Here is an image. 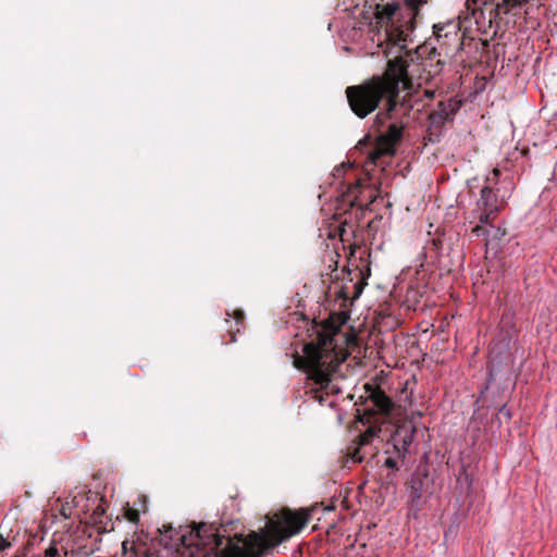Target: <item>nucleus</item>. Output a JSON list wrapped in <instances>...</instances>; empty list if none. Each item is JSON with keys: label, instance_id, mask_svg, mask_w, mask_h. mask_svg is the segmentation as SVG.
I'll use <instances>...</instances> for the list:
<instances>
[{"label": "nucleus", "instance_id": "nucleus-1", "mask_svg": "<svg viewBox=\"0 0 557 557\" xmlns=\"http://www.w3.org/2000/svg\"><path fill=\"white\" fill-rule=\"evenodd\" d=\"M307 523V517L300 512L286 510L281 515L269 518L264 528L259 532L251 531L248 535L236 534L228 539L225 546L224 536L220 535L212 525L200 523L190 532V542L182 535L184 545L209 546L216 557H259L267 549L280 545L283 541L301 531Z\"/></svg>", "mask_w": 557, "mask_h": 557}, {"label": "nucleus", "instance_id": "nucleus-2", "mask_svg": "<svg viewBox=\"0 0 557 557\" xmlns=\"http://www.w3.org/2000/svg\"><path fill=\"white\" fill-rule=\"evenodd\" d=\"M334 336L330 330L318 331L317 337L304 346L302 355L294 357L295 367L307 374L312 389H323L327 394L341 392L337 384L342 377L339 368L347 358V352L335 344Z\"/></svg>", "mask_w": 557, "mask_h": 557}, {"label": "nucleus", "instance_id": "nucleus-3", "mask_svg": "<svg viewBox=\"0 0 557 557\" xmlns=\"http://www.w3.org/2000/svg\"><path fill=\"white\" fill-rule=\"evenodd\" d=\"M393 69L394 65H387L382 75H374L359 85L346 88L349 107L358 117L364 119L375 111L383 99L386 100V108L376 114V121L398 114V110L400 113L411 111L412 104L405 97L400 98L397 81L391 78L395 71Z\"/></svg>", "mask_w": 557, "mask_h": 557}, {"label": "nucleus", "instance_id": "nucleus-4", "mask_svg": "<svg viewBox=\"0 0 557 557\" xmlns=\"http://www.w3.org/2000/svg\"><path fill=\"white\" fill-rule=\"evenodd\" d=\"M387 65H394V75L392 79L397 81V89L400 85L406 95L404 96L411 104V98L422 88L423 95L428 99H432L435 95L436 87L441 82L440 75L443 71L444 62L441 60L416 59L409 51L404 54H396L389 59Z\"/></svg>", "mask_w": 557, "mask_h": 557}, {"label": "nucleus", "instance_id": "nucleus-5", "mask_svg": "<svg viewBox=\"0 0 557 557\" xmlns=\"http://www.w3.org/2000/svg\"><path fill=\"white\" fill-rule=\"evenodd\" d=\"M515 189L513 181L510 175L504 174L495 168L490 171L484 180V185L478 200L479 224L472 228V233L478 237H487L492 222L496 215L505 208L508 199Z\"/></svg>", "mask_w": 557, "mask_h": 557}, {"label": "nucleus", "instance_id": "nucleus-6", "mask_svg": "<svg viewBox=\"0 0 557 557\" xmlns=\"http://www.w3.org/2000/svg\"><path fill=\"white\" fill-rule=\"evenodd\" d=\"M406 114L407 113H400L398 110V114L383 117L381 121H374V124L377 127L383 126L387 121H389V123L385 131L380 132L375 148L369 153V159L372 163H376L381 156H393L395 153V145L403 136L404 125L401 123V117Z\"/></svg>", "mask_w": 557, "mask_h": 557}, {"label": "nucleus", "instance_id": "nucleus-7", "mask_svg": "<svg viewBox=\"0 0 557 557\" xmlns=\"http://www.w3.org/2000/svg\"><path fill=\"white\" fill-rule=\"evenodd\" d=\"M414 434L416 428L411 424H404L395 430L391 437L393 449L385 450V454L387 455L384 460L385 467L392 470H398L399 463H404L406 456L410 451Z\"/></svg>", "mask_w": 557, "mask_h": 557}, {"label": "nucleus", "instance_id": "nucleus-8", "mask_svg": "<svg viewBox=\"0 0 557 557\" xmlns=\"http://www.w3.org/2000/svg\"><path fill=\"white\" fill-rule=\"evenodd\" d=\"M398 10L399 5L397 3H387L383 7L377 5L375 17L379 24L386 25V38L388 42L393 44L394 48L403 50L406 47L408 34L393 22Z\"/></svg>", "mask_w": 557, "mask_h": 557}, {"label": "nucleus", "instance_id": "nucleus-9", "mask_svg": "<svg viewBox=\"0 0 557 557\" xmlns=\"http://www.w3.org/2000/svg\"><path fill=\"white\" fill-rule=\"evenodd\" d=\"M460 109V102L454 98L438 102L437 107L429 114V129L431 135H438L442 127L454 120Z\"/></svg>", "mask_w": 557, "mask_h": 557}, {"label": "nucleus", "instance_id": "nucleus-10", "mask_svg": "<svg viewBox=\"0 0 557 557\" xmlns=\"http://www.w3.org/2000/svg\"><path fill=\"white\" fill-rule=\"evenodd\" d=\"M433 32L437 40L443 39V44L447 45L458 39L459 22L448 20L446 22L436 23L433 25Z\"/></svg>", "mask_w": 557, "mask_h": 557}, {"label": "nucleus", "instance_id": "nucleus-11", "mask_svg": "<svg viewBox=\"0 0 557 557\" xmlns=\"http://www.w3.org/2000/svg\"><path fill=\"white\" fill-rule=\"evenodd\" d=\"M368 399L371 400L373 407L377 412L388 416L394 409L392 399L380 388L370 387L367 385Z\"/></svg>", "mask_w": 557, "mask_h": 557}, {"label": "nucleus", "instance_id": "nucleus-12", "mask_svg": "<svg viewBox=\"0 0 557 557\" xmlns=\"http://www.w3.org/2000/svg\"><path fill=\"white\" fill-rule=\"evenodd\" d=\"M364 190L362 189L361 180H356L354 183H348L346 191L343 193V202L348 203L350 207H363Z\"/></svg>", "mask_w": 557, "mask_h": 557}, {"label": "nucleus", "instance_id": "nucleus-13", "mask_svg": "<svg viewBox=\"0 0 557 557\" xmlns=\"http://www.w3.org/2000/svg\"><path fill=\"white\" fill-rule=\"evenodd\" d=\"M92 498V503L95 504L97 500L100 503L103 502V498H98L96 494H92L90 491L88 493H85L84 491H77L71 498L72 507L77 511L82 513H87L91 507H90V500Z\"/></svg>", "mask_w": 557, "mask_h": 557}, {"label": "nucleus", "instance_id": "nucleus-14", "mask_svg": "<svg viewBox=\"0 0 557 557\" xmlns=\"http://www.w3.org/2000/svg\"><path fill=\"white\" fill-rule=\"evenodd\" d=\"M428 0H404L408 20L406 21V30L412 27L413 20L419 13V8L426 3Z\"/></svg>", "mask_w": 557, "mask_h": 557}, {"label": "nucleus", "instance_id": "nucleus-15", "mask_svg": "<svg viewBox=\"0 0 557 557\" xmlns=\"http://www.w3.org/2000/svg\"><path fill=\"white\" fill-rule=\"evenodd\" d=\"M380 432V429L376 428H369L361 436H360V443L362 445H367L370 443L371 438L376 436Z\"/></svg>", "mask_w": 557, "mask_h": 557}, {"label": "nucleus", "instance_id": "nucleus-16", "mask_svg": "<svg viewBox=\"0 0 557 557\" xmlns=\"http://www.w3.org/2000/svg\"><path fill=\"white\" fill-rule=\"evenodd\" d=\"M410 495L413 500H416V499L418 500L422 497V482L421 481L412 483Z\"/></svg>", "mask_w": 557, "mask_h": 557}, {"label": "nucleus", "instance_id": "nucleus-17", "mask_svg": "<svg viewBox=\"0 0 557 557\" xmlns=\"http://www.w3.org/2000/svg\"><path fill=\"white\" fill-rule=\"evenodd\" d=\"M60 512L65 519L71 518L74 515V508L72 507L70 499L62 504Z\"/></svg>", "mask_w": 557, "mask_h": 557}, {"label": "nucleus", "instance_id": "nucleus-18", "mask_svg": "<svg viewBox=\"0 0 557 557\" xmlns=\"http://www.w3.org/2000/svg\"><path fill=\"white\" fill-rule=\"evenodd\" d=\"M90 510H92L91 516L95 521L100 519L106 512V508L101 504H98L96 508H91Z\"/></svg>", "mask_w": 557, "mask_h": 557}, {"label": "nucleus", "instance_id": "nucleus-19", "mask_svg": "<svg viewBox=\"0 0 557 557\" xmlns=\"http://www.w3.org/2000/svg\"><path fill=\"white\" fill-rule=\"evenodd\" d=\"M45 555L46 557H60L59 550L55 546H50L49 548H47Z\"/></svg>", "mask_w": 557, "mask_h": 557}, {"label": "nucleus", "instance_id": "nucleus-20", "mask_svg": "<svg viewBox=\"0 0 557 557\" xmlns=\"http://www.w3.org/2000/svg\"><path fill=\"white\" fill-rule=\"evenodd\" d=\"M499 371V367L492 362L491 369H490V381L495 380L496 373Z\"/></svg>", "mask_w": 557, "mask_h": 557}, {"label": "nucleus", "instance_id": "nucleus-21", "mask_svg": "<svg viewBox=\"0 0 557 557\" xmlns=\"http://www.w3.org/2000/svg\"><path fill=\"white\" fill-rule=\"evenodd\" d=\"M138 518H139V515H138V512L136 510H134V509L128 510V519H129V521L137 522Z\"/></svg>", "mask_w": 557, "mask_h": 557}, {"label": "nucleus", "instance_id": "nucleus-22", "mask_svg": "<svg viewBox=\"0 0 557 557\" xmlns=\"http://www.w3.org/2000/svg\"><path fill=\"white\" fill-rule=\"evenodd\" d=\"M10 542H8L1 534H0V552H3L8 547H10Z\"/></svg>", "mask_w": 557, "mask_h": 557}, {"label": "nucleus", "instance_id": "nucleus-23", "mask_svg": "<svg viewBox=\"0 0 557 557\" xmlns=\"http://www.w3.org/2000/svg\"><path fill=\"white\" fill-rule=\"evenodd\" d=\"M499 413L506 416L507 418H510V411L509 409H507L506 406H503L500 409H499Z\"/></svg>", "mask_w": 557, "mask_h": 557}, {"label": "nucleus", "instance_id": "nucleus-24", "mask_svg": "<svg viewBox=\"0 0 557 557\" xmlns=\"http://www.w3.org/2000/svg\"><path fill=\"white\" fill-rule=\"evenodd\" d=\"M235 319H236V323H242L243 312H240V311L235 312Z\"/></svg>", "mask_w": 557, "mask_h": 557}, {"label": "nucleus", "instance_id": "nucleus-25", "mask_svg": "<svg viewBox=\"0 0 557 557\" xmlns=\"http://www.w3.org/2000/svg\"><path fill=\"white\" fill-rule=\"evenodd\" d=\"M342 174H343V170H342V169L336 168V169L334 170V176H335V177H339Z\"/></svg>", "mask_w": 557, "mask_h": 557}, {"label": "nucleus", "instance_id": "nucleus-26", "mask_svg": "<svg viewBox=\"0 0 557 557\" xmlns=\"http://www.w3.org/2000/svg\"><path fill=\"white\" fill-rule=\"evenodd\" d=\"M370 199H371L370 202H372L374 199L373 195H370Z\"/></svg>", "mask_w": 557, "mask_h": 557}]
</instances>
